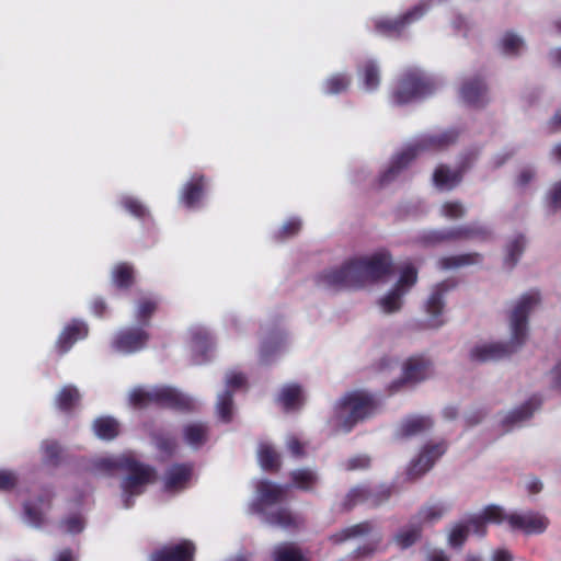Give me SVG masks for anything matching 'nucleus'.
Wrapping results in <instances>:
<instances>
[{
	"instance_id": "f257e3e1",
	"label": "nucleus",
	"mask_w": 561,
	"mask_h": 561,
	"mask_svg": "<svg viewBox=\"0 0 561 561\" xmlns=\"http://www.w3.org/2000/svg\"><path fill=\"white\" fill-rule=\"evenodd\" d=\"M393 268L391 254L379 250L371 254L357 256L341 266L327 270L317 277V283L323 288H363L386 278Z\"/></svg>"
},
{
	"instance_id": "f03ea898",
	"label": "nucleus",
	"mask_w": 561,
	"mask_h": 561,
	"mask_svg": "<svg viewBox=\"0 0 561 561\" xmlns=\"http://www.w3.org/2000/svg\"><path fill=\"white\" fill-rule=\"evenodd\" d=\"M539 294L528 293L519 297L510 313L508 342H481L476 344L469 352L473 362L484 363L502 359L515 353L526 341L528 332V316L538 307Z\"/></svg>"
},
{
	"instance_id": "7ed1b4c3",
	"label": "nucleus",
	"mask_w": 561,
	"mask_h": 561,
	"mask_svg": "<svg viewBox=\"0 0 561 561\" xmlns=\"http://www.w3.org/2000/svg\"><path fill=\"white\" fill-rule=\"evenodd\" d=\"M92 467L96 474H111L117 469L126 471L121 483L122 501L126 508L133 505V497L140 495L156 479L154 470L138 462L131 455L95 457Z\"/></svg>"
},
{
	"instance_id": "20e7f679",
	"label": "nucleus",
	"mask_w": 561,
	"mask_h": 561,
	"mask_svg": "<svg viewBox=\"0 0 561 561\" xmlns=\"http://www.w3.org/2000/svg\"><path fill=\"white\" fill-rule=\"evenodd\" d=\"M378 407L379 401L368 391H352L335 404L332 426L336 432H350L357 422L374 415Z\"/></svg>"
},
{
	"instance_id": "39448f33",
	"label": "nucleus",
	"mask_w": 561,
	"mask_h": 561,
	"mask_svg": "<svg viewBox=\"0 0 561 561\" xmlns=\"http://www.w3.org/2000/svg\"><path fill=\"white\" fill-rule=\"evenodd\" d=\"M288 486L264 480L257 483L256 500L252 511L259 514L270 525L287 528L298 525V518L287 510L268 512V507L282 502L287 493Z\"/></svg>"
},
{
	"instance_id": "423d86ee",
	"label": "nucleus",
	"mask_w": 561,
	"mask_h": 561,
	"mask_svg": "<svg viewBox=\"0 0 561 561\" xmlns=\"http://www.w3.org/2000/svg\"><path fill=\"white\" fill-rule=\"evenodd\" d=\"M435 81L420 68H409L402 72L392 92V102L399 105L422 100L434 93Z\"/></svg>"
},
{
	"instance_id": "0eeeda50",
	"label": "nucleus",
	"mask_w": 561,
	"mask_h": 561,
	"mask_svg": "<svg viewBox=\"0 0 561 561\" xmlns=\"http://www.w3.org/2000/svg\"><path fill=\"white\" fill-rule=\"evenodd\" d=\"M417 282V268L405 262L399 267V277L396 283L376 301L378 310L383 314H393L401 311L404 297Z\"/></svg>"
},
{
	"instance_id": "6e6552de",
	"label": "nucleus",
	"mask_w": 561,
	"mask_h": 561,
	"mask_svg": "<svg viewBox=\"0 0 561 561\" xmlns=\"http://www.w3.org/2000/svg\"><path fill=\"white\" fill-rule=\"evenodd\" d=\"M129 402L134 407H147L151 403L161 405L192 409V399L167 386L137 387L129 392Z\"/></svg>"
},
{
	"instance_id": "1a4fd4ad",
	"label": "nucleus",
	"mask_w": 561,
	"mask_h": 561,
	"mask_svg": "<svg viewBox=\"0 0 561 561\" xmlns=\"http://www.w3.org/2000/svg\"><path fill=\"white\" fill-rule=\"evenodd\" d=\"M488 233L489 229L486 226L473 222L458 228L423 230L417 234L415 241L422 247H436L448 241L485 236Z\"/></svg>"
},
{
	"instance_id": "9d476101",
	"label": "nucleus",
	"mask_w": 561,
	"mask_h": 561,
	"mask_svg": "<svg viewBox=\"0 0 561 561\" xmlns=\"http://www.w3.org/2000/svg\"><path fill=\"white\" fill-rule=\"evenodd\" d=\"M433 375V364L424 356H412L405 359L401 366V376L393 380L389 389L397 392L405 386H415Z\"/></svg>"
},
{
	"instance_id": "9b49d317",
	"label": "nucleus",
	"mask_w": 561,
	"mask_h": 561,
	"mask_svg": "<svg viewBox=\"0 0 561 561\" xmlns=\"http://www.w3.org/2000/svg\"><path fill=\"white\" fill-rule=\"evenodd\" d=\"M447 447L444 442L427 443L410 461L407 476L411 480L419 479L432 469L435 462L445 454Z\"/></svg>"
},
{
	"instance_id": "f8f14e48",
	"label": "nucleus",
	"mask_w": 561,
	"mask_h": 561,
	"mask_svg": "<svg viewBox=\"0 0 561 561\" xmlns=\"http://www.w3.org/2000/svg\"><path fill=\"white\" fill-rule=\"evenodd\" d=\"M428 5L420 3L413 9L398 18H377L374 20L376 32L385 36H393L400 34L408 25L420 20L427 11Z\"/></svg>"
},
{
	"instance_id": "ddd939ff",
	"label": "nucleus",
	"mask_w": 561,
	"mask_h": 561,
	"mask_svg": "<svg viewBox=\"0 0 561 561\" xmlns=\"http://www.w3.org/2000/svg\"><path fill=\"white\" fill-rule=\"evenodd\" d=\"M447 291L448 286L445 283L437 284L433 287L425 301L424 309L427 316L426 321L427 327L431 329H438L445 324L444 309Z\"/></svg>"
},
{
	"instance_id": "4468645a",
	"label": "nucleus",
	"mask_w": 561,
	"mask_h": 561,
	"mask_svg": "<svg viewBox=\"0 0 561 561\" xmlns=\"http://www.w3.org/2000/svg\"><path fill=\"white\" fill-rule=\"evenodd\" d=\"M415 158V148H410L409 145L396 153L388 165L380 172L378 176L379 185L383 187L394 182L411 165Z\"/></svg>"
},
{
	"instance_id": "2eb2a0df",
	"label": "nucleus",
	"mask_w": 561,
	"mask_h": 561,
	"mask_svg": "<svg viewBox=\"0 0 561 561\" xmlns=\"http://www.w3.org/2000/svg\"><path fill=\"white\" fill-rule=\"evenodd\" d=\"M149 340V334L144 328L124 329L113 339V348L121 354H130L144 348Z\"/></svg>"
},
{
	"instance_id": "dca6fc26",
	"label": "nucleus",
	"mask_w": 561,
	"mask_h": 561,
	"mask_svg": "<svg viewBox=\"0 0 561 561\" xmlns=\"http://www.w3.org/2000/svg\"><path fill=\"white\" fill-rule=\"evenodd\" d=\"M245 383V377L241 373L229 371L226 375V389L218 394L216 412L222 422H229L232 417V390L241 388Z\"/></svg>"
},
{
	"instance_id": "f3484780",
	"label": "nucleus",
	"mask_w": 561,
	"mask_h": 561,
	"mask_svg": "<svg viewBox=\"0 0 561 561\" xmlns=\"http://www.w3.org/2000/svg\"><path fill=\"white\" fill-rule=\"evenodd\" d=\"M51 497V492L45 490L35 501L25 502L23 505V520L32 527L42 526L46 520Z\"/></svg>"
},
{
	"instance_id": "a211bd4d",
	"label": "nucleus",
	"mask_w": 561,
	"mask_h": 561,
	"mask_svg": "<svg viewBox=\"0 0 561 561\" xmlns=\"http://www.w3.org/2000/svg\"><path fill=\"white\" fill-rule=\"evenodd\" d=\"M456 139L457 133L455 130L435 131L422 136L414 142L410 144L409 147L415 148L417 157L423 151L444 149L455 142Z\"/></svg>"
},
{
	"instance_id": "6ab92c4d",
	"label": "nucleus",
	"mask_w": 561,
	"mask_h": 561,
	"mask_svg": "<svg viewBox=\"0 0 561 561\" xmlns=\"http://www.w3.org/2000/svg\"><path fill=\"white\" fill-rule=\"evenodd\" d=\"M461 100L472 106H482L489 102L488 88L479 77L465 79L460 85Z\"/></svg>"
},
{
	"instance_id": "aec40b11",
	"label": "nucleus",
	"mask_w": 561,
	"mask_h": 561,
	"mask_svg": "<svg viewBox=\"0 0 561 561\" xmlns=\"http://www.w3.org/2000/svg\"><path fill=\"white\" fill-rule=\"evenodd\" d=\"M507 522L513 529L523 530L526 534H540L546 530L548 519L539 513L511 514Z\"/></svg>"
},
{
	"instance_id": "412c9836",
	"label": "nucleus",
	"mask_w": 561,
	"mask_h": 561,
	"mask_svg": "<svg viewBox=\"0 0 561 561\" xmlns=\"http://www.w3.org/2000/svg\"><path fill=\"white\" fill-rule=\"evenodd\" d=\"M539 404L540 401L538 399L531 398L520 407L502 414L499 423L503 431L508 432L530 419L534 412L539 408Z\"/></svg>"
},
{
	"instance_id": "4be33fe9",
	"label": "nucleus",
	"mask_w": 561,
	"mask_h": 561,
	"mask_svg": "<svg viewBox=\"0 0 561 561\" xmlns=\"http://www.w3.org/2000/svg\"><path fill=\"white\" fill-rule=\"evenodd\" d=\"M433 427V420L427 415H410L403 419L396 430L399 438H412Z\"/></svg>"
},
{
	"instance_id": "5701e85b",
	"label": "nucleus",
	"mask_w": 561,
	"mask_h": 561,
	"mask_svg": "<svg viewBox=\"0 0 561 561\" xmlns=\"http://www.w3.org/2000/svg\"><path fill=\"white\" fill-rule=\"evenodd\" d=\"M206 186V179L202 174H194L183 185L180 194V203L187 208H195L199 205Z\"/></svg>"
},
{
	"instance_id": "b1692460",
	"label": "nucleus",
	"mask_w": 561,
	"mask_h": 561,
	"mask_svg": "<svg viewBox=\"0 0 561 561\" xmlns=\"http://www.w3.org/2000/svg\"><path fill=\"white\" fill-rule=\"evenodd\" d=\"M87 335V324L82 321L73 320L60 332L56 342V347L61 354H65L77 341L84 339Z\"/></svg>"
},
{
	"instance_id": "393cba45",
	"label": "nucleus",
	"mask_w": 561,
	"mask_h": 561,
	"mask_svg": "<svg viewBox=\"0 0 561 561\" xmlns=\"http://www.w3.org/2000/svg\"><path fill=\"white\" fill-rule=\"evenodd\" d=\"M194 546L184 541L180 545L167 547L151 556L150 561H193Z\"/></svg>"
},
{
	"instance_id": "a878e982",
	"label": "nucleus",
	"mask_w": 561,
	"mask_h": 561,
	"mask_svg": "<svg viewBox=\"0 0 561 561\" xmlns=\"http://www.w3.org/2000/svg\"><path fill=\"white\" fill-rule=\"evenodd\" d=\"M422 530L421 525L412 517L393 535V542L400 549H408L421 539Z\"/></svg>"
},
{
	"instance_id": "bb28decb",
	"label": "nucleus",
	"mask_w": 561,
	"mask_h": 561,
	"mask_svg": "<svg viewBox=\"0 0 561 561\" xmlns=\"http://www.w3.org/2000/svg\"><path fill=\"white\" fill-rule=\"evenodd\" d=\"M450 506L445 502L424 505L413 518L422 528L437 523L449 511Z\"/></svg>"
},
{
	"instance_id": "cd10ccee",
	"label": "nucleus",
	"mask_w": 561,
	"mask_h": 561,
	"mask_svg": "<svg viewBox=\"0 0 561 561\" xmlns=\"http://www.w3.org/2000/svg\"><path fill=\"white\" fill-rule=\"evenodd\" d=\"M184 443L193 449L201 448L208 438V426L202 422H191L182 430Z\"/></svg>"
},
{
	"instance_id": "c85d7f7f",
	"label": "nucleus",
	"mask_w": 561,
	"mask_h": 561,
	"mask_svg": "<svg viewBox=\"0 0 561 561\" xmlns=\"http://www.w3.org/2000/svg\"><path fill=\"white\" fill-rule=\"evenodd\" d=\"M305 399V392L299 385L288 383L280 389L277 401L285 410H295L304 404Z\"/></svg>"
},
{
	"instance_id": "c756f323",
	"label": "nucleus",
	"mask_w": 561,
	"mask_h": 561,
	"mask_svg": "<svg viewBox=\"0 0 561 561\" xmlns=\"http://www.w3.org/2000/svg\"><path fill=\"white\" fill-rule=\"evenodd\" d=\"M192 476V466L190 465H174L172 466L164 478L165 489L169 491H176L183 489Z\"/></svg>"
},
{
	"instance_id": "7c9ffc66",
	"label": "nucleus",
	"mask_w": 561,
	"mask_h": 561,
	"mask_svg": "<svg viewBox=\"0 0 561 561\" xmlns=\"http://www.w3.org/2000/svg\"><path fill=\"white\" fill-rule=\"evenodd\" d=\"M461 178V171L451 170L446 165H439L434 171L433 182L437 188L442 191H450L460 183Z\"/></svg>"
},
{
	"instance_id": "2f4dec72",
	"label": "nucleus",
	"mask_w": 561,
	"mask_h": 561,
	"mask_svg": "<svg viewBox=\"0 0 561 561\" xmlns=\"http://www.w3.org/2000/svg\"><path fill=\"white\" fill-rule=\"evenodd\" d=\"M352 76L347 72L332 73L321 83V90L327 95H337L348 90Z\"/></svg>"
},
{
	"instance_id": "473e14b6",
	"label": "nucleus",
	"mask_w": 561,
	"mask_h": 561,
	"mask_svg": "<svg viewBox=\"0 0 561 561\" xmlns=\"http://www.w3.org/2000/svg\"><path fill=\"white\" fill-rule=\"evenodd\" d=\"M359 82L362 88L371 92L380 84V71L378 65L374 60H367L358 70Z\"/></svg>"
},
{
	"instance_id": "72a5a7b5",
	"label": "nucleus",
	"mask_w": 561,
	"mask_h": 561,
	"mask_svg": "<svg viewBox=\"0 0 561 561\" xmlns=\"http://www.w3.org/2000/svg\"><path fill=\"white\" fill-rule=\"evenodd\" d=\"M290 478L293 486L306 492H313L319 483L318 473L308 468L291 471Z\"/></svg>"
},
{
	"instance_id": "f704fd0d",
	"label": "nucleus",
	"mask_w": 561,
	"mask_h": 561,
	"mask_svg": "<svg viewBox=\"0 0 561 561\" xmlns=\"http://www.w3.org/2000/svg\"><path fill=\"white\" fill-rule=\"evenodd\" d=\"M92 430L100 439H114L119 433V424L112 416H100L92 423Z\"/></svg>"
},
{
	"instance_id": "c9c22d12",
	"label": "nucleus",
	"mask_w": 561,
	"mask_h": 561,
	"mask_svg": "<svg viewBox=\"0 0 561 561\" xmlns=\"http://www.w3.org/2000/svg\"><path fill=\"white\" fill-rule=\"evenodd\" d=\"M81 394L75 386L67 385L56 394L55 404L57 409L68 412L75 409L80 402Z\"/></svg>"
},
{
	"instance_id": "e433bc0d",
	"label": "nucleus",
	"mask_w": 561,
	"mask_h": 561,
	"mask_svg": "<svg viewBox=\"0 0 561 561\" xmlns=\"http://www.w3.org/2000/svg\"><path fill=\"white\" fill-rule=\"evenodd\" d=\"M42 460L46 466L57 467L64 456L61 446L51 439L43 440L41 444Z\"/></svg>"
},
{
	"instance_id": "4c0bfd02",
	"label": "nucleus",
	"mask_w": 561,
	"mask_h": 561,
	"mask_svg": "<svg viewBox=\"0 0 561 561\" xmlns=\"http://www.w3.org/2000/svg\"><path fill=\"white\" fill-rule=\"evenodd\" d=\"M257 458L261 467L265 470H274L279 467V455L268 443H261L257 449Z\"/></svg>"
},
{
	"instance_id": "58836bf2",
	"label": "nucleus",
	"mask_w": 561,
	"mask_h": 561,
	"mask_svg": "<svg viewBox=\"0 0 561 561\" xmlns=\"http://www.w3.org/2000/svg\"><path fill=\"white\" fill-rule=\"evenodd\" d=\"M192 350L201 355L210 350L213 339L210 333L202 327H195L191 330Z\"/></svg>"
},
{
	"instance_id": "ea45409f",
	"label": "nucleus",
	"mask_w": 561,
	"mask_h": 561,
	"mask_svg": "<svg viewBox=\"0 0 561 561\" xmlns=\"http://www.w3.org/2000/svg\"><path fill=\"white\" fill-rule=\"evenodd\" d=\"M373 526L369 523L365 522L342 529L341 531L334 534L331 537V540L335 543H340L348 539L365 536L369 534Z\"/></svg>"
},
{
	"instance_id": "a19ab883",
	"label": "nucleus",
	"mask_w": 561,
	"mask_h": 561,
	"mask_svg": "<svg viewBox=\"0 0 561 561\" xmlns=\"http://www.w3.org/2000/svg\"><path fill=\"white\" fill-rule=\"evenodd\" d=\"M112 280L116 287L128 288L134 282V268L129 264L119 263L112 271Z\"/></svg>"
},
{
	"instance_id": "79ce46f5",
	"label": "nucleus",
	"mask_w": 561,
	"mask_h": 561,
	"mask_svg": "<svg viewBox=\"0 0 561 561\" xmlns=\"http://www.w3.org/2000/svg\"><path fill=\"white\" fill-rule=\"evenodd\" d=\"M501 48L505 55L515 56L525 48V41L514 32H506L501 38Z\"/></svg>"
},
{
	"instance_id": "37998d69",
	"label": "nucleus",
	"mask_w": 561,
	"mask_h": 561,
	"mask_svg": "<svg viewBox=\"0 0 561 561\" xmlns=\"http://www.w3.org/2000/svg\"><path fill=\"white\" fill-rule=\"evenodd\" d=\"M274 561H307L300 549L291 543H283L275 547Z\"/></svg>"
},
{
	"instance_id": "c03bdc74",
	"label": "nucleus",
	"mask_w": 561,
	"mask_h": 561,
	"mask_svg": "<svg viewBox=\"0 0 561 561\" xmlns=\"http://www.w3.org/2000/svg\"><path fill=\"white\" fill-rule=\"evenodd\" d=\"M158 300L154 297H142L138 300L135 309L136 319L144 325L148 324V320L156 311Z\"/></svg>"
},
{
	"instance_id": "a18cd8bd",
	"label": "nucleus",
	"mask_w": 561,
	"mask_h": 561,
	"mask_svg": "<svg viewBox=\"0 0 561 561\" xmlns=\"http://www.w3.org/2000/svg\"><path fill=\"white\" fill-rule=\"evenodd\" d=\"M479 262L478 254H461L454 256L442 257L438 265L443 270L458 268L465 265H470Z\"/></svg>"
},
{
	"instance_id": "49530a36",
	"label": "nucleus",
	"mask_w": 561,
	"mask_h": 561,
	"mask_svg": "<svg viewBox=\"0 0 561 561\" xmlns=\"http://www.w3.org/2000/svg\"><path fill=\"white\" fill-rule=\"evenodd\" d=\"M525 249V239L518 236L506 245L505 264L508 267L515 266Z\"/></svg>"
},
{
	"instance_id": "de8ad7c7",
	"label": "nucleus",
	"mask_w": 561,
	"mask_h": 561,
	"mask_svg": "<svg viewBox=\"0 0 561 561\" xmlns=\"http://www.w3.org/2000/svg\"><path fill=\"white\" fill-rule=\"evenodd\" d=\"M466 207L459 201H450L442 204L439 214L448 220H457L466 215Z\"/></svg>"
},
{
	"instance_id": "09e8293b",
	"label": "nucleus",
	"mask_w": 561,
	"mask_h": 561,
	"mask_svg": "<svg viewBox=\"0 0 561 561\" xmlns=\"http://www.w3.org/2000/svg\"><path fill=\"white\" fill-rule=\"evenodd\" d=\"M546 206L550 214L561 211V179L549 187L546 195Z\"/></svg>"
},
{
	"instance_id": "8fccbe9b",
	"label": "nucleus",
	"mask_w": 561,
	"mask_h": 561,
	"mask_svg": "<svg viewBox=\"0 0 561 561\" xmlns=\"http://www.w3.org/2000/svg\"><path fill=\"white\" fill-rule=\"evenodd\" d=\"M470 530L467 523L456 524L451 527L448 535V543L454 548L461 547L467 540Z\"/></svg>"
},
{
	"instance_id": "3c124183",
	"label": "nucleus",
	"mask_w": 561,
	"mask_h": 561,
	"mask_svg": "<svg viewBox=\"0 0 561 561\" xmlns=\"http://www.w3.org/2000/svg\"><path fill=\"white\" fill-rule=\"evenodd\" d=\"M367 486H356L350 490V492L345 495V499L342 503L345 510H350L358 503L367 504Z\"/></svg>"
},
{
	"instance_id": "603ef678",
	"label": "nucleus",
	"mask_w": 561,
	"mask_h": 561,
	"mask_svg": "<svg viewBox=\"0 0 561 561\" xmlns=\"http://www.w3.org/2000/svg\"><path fill=\"white\" fill-rule=\"evenodd\" d=\"M85 527V520L81 515H70L60 523V529L65 534H79Z\"/></svg>"
},
{
	"instance_id": "864d4df0",
	"label": "nucleus",
	"mask_w": 561,
	"mask_h": 561,
	"mask_svg": "<svg viewBox=\"0 0 561 561\" xmlns=\"http://www.w3.org/2000/svg\"><path fill=\"white\" fill-rule=\"evenodd\" d=\"M121 205L135 217L141 218L148 214L147 207L137 198L125 195L121 198Z\"/></svg>"
},
{
	"instance_id": "5fc2aeb1",
	"label": "nucleus",
	"mask_w": 561,
	"mask_h": 561,
	"mask_svg": "<svg viewBox=\"0 0 561 561\" xmlns=\"http://www.w3.org/2000/svg\"><path fill=\"white\" fill-rule=\"evenodd\" d=\"M390 495L391 489L389 486L380 485L374 489L368 488L367 504L374 507L379 506L383 504Z\"/></svg>"
},
{
	"instance_id": "6e6d98bb",
	"label": "nucleus",
	"mask_w": 561,
	"mask_h": 561,
	"mask_svg": "<svg viewBox=\"0 0 561 561\" xmlns=\"http://www.w3.org/2000/svg\"><path fill=\"white\" fill-rule=\"evenodd\" d=\"M485 523L501 524L503 520H507L508 516H505L503 510L496 505H490L483 510L480 514Z\"/></svg>"
},
{
	"instance_id": "4d7b16f0",
	"label": "nucleus",
	"mask_w": 561,
	"mask_h": 561,
	"mask_svg": "<svg viewBox=\"0 0 561 561\" xmlns=\"http://www.w3.org/2000/svg\"><path fill=\"white\" fill-rule=\"evenodd\" d=\"M301 228V220L299 218H289L279 228L277 238H290L299 232Z\"/></svg>"
},
{
	"instance_id": "13d9d810",
	"label": "nucleus",
	"mask_w": 561,
	"mask_h": 561,
	"mask_svg": "<svg viewBox=\"0 0 561 561\" xmlns=\"http://www.w3.org/2000/svg\"><path fill=\"white\" fill-rule=\"evenodd\" d=\"M156 447L165 455H171L176 447V442L173 437L167 435H158L154 437Z\"/></svg>"
},
{
	"instance_id": "bf43d9fd",
	"label": "nucleus",
	"mask_w": 561,
	"mask_h": 561,
	"mask_svg": "<svg viewBox=\"0 0 561 561\" xmlns=\"http://www.w3.org/2000/svg\"><path fill=\"white\" fill-rule=\"evenodd\" d=\"M470 534L483 537L486 534V523L481 515L474 516L466 520Z\"/></svg>"
},
{
	"instance_id": "052dcab7",
	"label": "nucleus",
	"mask_w": 561,
	"mask_h": 561,
	"mask_svg": "<svg viewBox=\"0 0 561 561\" xmlns=\"http://www.w3.org/2000/svg\"><path fill=\"white\" fill-rule=\"evenodd\" d=\"M369 465H370V459L368 456L358 455V456L347 459L343 463V467L345 470H360V469H365V468L369 467Z\"/></svg>"
},
{
	"instance_id": "680f3d73",
	"label": "nucleus",
	"mask_w": 561,
	"mask_h": 561,
	"mask_svg": "<svg viewBox=\"0 0 561 561\" xmlns=\"http://www.w3.org/2000/svg\"><path fill=\"white\" fill-rule=\"evenodd\" d=\"M514 152L515 151L513 149H503V150L496 152L491 158V161H490L492 168L497 169V168H501L502 165H504L514 156Z\"/></svg>"
},
{
	"instance_id": "e2e57ef3",
	"label": "nucleus",
	"mask_w": 561,
	"mask_h": 561,
	"mask_svg": "<svg viewBox=\"0 0 561 561\" xmlns=\"http://www.w3.org/2000/svg\"><path fill=\"white\" fill-rule=\"evenodd\" d=\"M18 481V477L14 471L11 470H0V490H10L12 489Z\"/></svg>"
},
{
	"instance_id": "0e129e2a",
	"label": "nucleus",
	"mask_w": 561,
	"mask_h": 561,
	"mask_svg": "<svg viewBox=\"0 0 561 561\" xmlns=\"http://www.w3.org/2000/svg\"><path fill=\"white\" fill-rule=\"evenodd\" d=\"M536 176L535 169L526 167L520 170L516 178V185L519 187H526Z\"/></svg>"
},
{
	"instance_id": "69168bd1",
	"label": "nucleus",
	"mask_w": 561,
	"mask_h": 561,
	"mask_svg": "<svg viewBox=\"0 0 561 561\" xmlns=\"http://www.w3.org/2000/svg\"><path fill=\"white\" fill-rule=\"evenodd\" d=\"M380 536L378 538H376V540L374 542H369V543H366L362 547H359L357 550H356V556L357 557H368V556H371L376 549H377V545L380 542Z\"/></svg>"
},
{
	"instance_id": "338daca9",
	"label": "nucleus",
	"mask_w": 561,
	"mask_h": 561,
	"mask_svg": "<svg viewBox=\"0 0 561 561\" xmlns=\"http://www.w3.org/2000/svg\"><path fill=\"white\" fill-rule=\"evenodd\" d=\"M286 445L293 456L300 457L304 455L302 445L296 437H294V436L288 437Z\"/></svg>"
},
{
	"instance_id": "774afa93",
	"label": "nucleus",
	"mask_w": 561,
	"mask_h": 561,
	"mask_svg": "<svg viewBox=\"0 0 561 561\" xmlns=\"http://www.w3.org/2000/svg\"><path fill=\"white\" fill-rule=\"evenodd\" d=\"M550 382L553 388L561 390V360L551 370Z\"/></svg>"
}]
</instances>
